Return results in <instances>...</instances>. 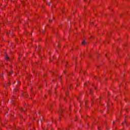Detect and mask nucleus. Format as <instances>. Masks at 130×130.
<instances>
[{
    "label": "nucleus",
    "mask_w": 130,
    "mask_h": 130,
    "mask_svg": "<svg viewBox=\"0 0 130 130\" xmlns=\"http://www.w3.org/2000/svg\"><path fill=\"white\" fill-rule=\"evenodd\" d=\"M59 113H61V111H60V112H59Z\"/></svg>",
    "instance_id": "obj_9"
},
{
    "label": "nucleus",
    "mask_w": 130,
    "mask_h": 130,
    "mask_svg": "<svg viewBox=\"0 0 130 130\" xmlns=\"http://www.w3.org/2000/svg\"><path fill=\"white\" fill-rule=\"evenodd\" d=\"M13 104H15V103H14L13 102H12V103Z\"/></svg>",
    "instance_id": "obj_6"
},
{
    "label": "nucleus",
    "mask_w": 130,
    "mask_h": 130,
    "mask_svg": "<svg viewBox=\"0 0 130 130\" xmlns=\"http://www.w3.org/2000/svg\"><path fill=\"white\" fill-rule=\"evenodd\" d=\"M43 33H44V30H43Z\"/></svg>",
    "instance_id": "obj_7"
},
{
    "label": "nucleus",
    "mask_w": 130,
    "mask_h": 130,
    "mask_svg": "<svg viewBox=\"0 0 130 130\" xmlns=\"http://www.w3.org/2000/svg\"><path fill=\"white\" fill-rule=\"evenodd\" d=\"M82 44H83V45L85 44V41H83L82 42Z\"/></svg>",
    "instance_id": "obj_4"
},
{
    "label": "nucleus",
    "mask_w": 130,
    "mask_h": 130,
    "mask_svg": "<svg viewBox=\"0 0 130 130\" xmlns=\"http://www.w3.org/2000/svg\"><path fill=\"white\" fill-rule=\"evenodd\" d=\"M5 59L7 60L9 59V57L7 55L5 56Z\"/></svg>",
    "instance_id": "obj_3"
},
{
    "label": "nucleus",
    "mask_w": 130,
    "mask_h": 130,
    "mask_svg": "<svg viewBox=\"0 0 130 130\" xmlns=\"http://www.w3.org/2000/svg\"><path fill=\"white\" fill-rule=\"evenodd\" d=\"M66 95L68 96V93H66Z\"/></svg>",
    "instance_id": "obj_8"
},
{
    "label": "nucleus",
    "mask_w": 130,
    "mask_h": 130,
    "mask_svg": "<svg viewBox=\"0 0 130 130\" xmlns=\"http://www.w3.org/2000/svg\"><path fill=\"white\" fill-rule=\"evenodd\" d=\"M21 111H23V112H24V113H26V111L25 110H24V109L21 108Z\"/></svg>",
    "instance_id": "obj_2"
},
{
    "label": "nucleus",
    "mask_w": 130,
    "mask_h": 130,
    "mask_svg": "<svg viewBox=\"0 0 130 130\" xmlns=\"http://www.w3.org/2000/svg\"><path fill=\"white\" fill-rule=\"evenodd\" d=\"M49 22H50V21H51V20H49Z\"/></svg>",
    "instance_id": "obj_11"
},
{
    "label": "nucleus",
    "mask_w": 130,
    "mask_h": 130,
    "mask_svg": "<svg viewBox=\"0 0 130 130\" xmlns=\"http://www.w3.org/2000/svg\"><path fill=\"white\" fill-rule=\"evenodd\" d=\"M78 100H80V99H78Z\"/></svg>",
    "instance_id": "obj_10"
},
{
    "label": "nucleus",
    "mask_w": 130,
    "mask_h": 130,
    "mask_svg": "<svg viewBox=\"0 0 130 130\" xmlns=\"http://www.w3.org/2000/svg\"><path fill=\"white\" fill-rule=\"evenodd\" d=\"M45 3H47V5H48V6H50L51 5V3L50 2H48V0H44Z\"/></svg>",
    "instance_id": "obj_1"
},
{
    "label": "nucleus",
    "mask_w": 130,
    "mask_h": 130,
    "mask_svg": "<svg viewBox=\"0 0 130 130\" xmlns=\"http://www.w3.org/2000/svg\"><path fill=\"white\" fill-rule=\"evenodd\" d=\"M10 34H11V35H13V32H12V31H10Z\"/></svg>",
    "instance_id": "obj_5"
}]
</instances>
